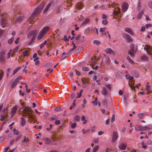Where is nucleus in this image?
Segmentation results:
<instances>
[{"label":"nucleus","instance_id":"obj_21","mask_svg":"<svg viewBox=\"0 0 152 152\" xmlns=\"http://www.w3.org/2000/svg\"><path fill=\"white\" fill-rule=\"evenodd\" d=\"M120 9L118 8L115 9V11L114 12V14L117 16H118L120 13Z\"/></svg>","mask_w":152,"mask_h":152},{"label":"nucleus","instance_id":"obj_60","mask_svg":"<svg viewBox=\"0 0 152 152\" xmlns=\"http://www.w3.org/2000/svg\"><path fill=\"white\" fill-rule=\"evenodd\" d=\"M60 124V120H56L55 121V124L56 125H59Z\"/></svg>","mask_w":152,"mask_h":152},{"label":"nucleus","instance_id":"obj_16","mask_svg":"<svg viewBox=\"0 0 152 152\" xmlns=\"http://www.w3.org/2000/svg\"><path fill=\"white\" fill-rule=\"evenodd\" d=\"M125 31L129 33L131 35H134V32L132 30L129 28H126L124 29Z\"/></svg>","mask_w":152,"mask_h":152},{"label":"nucleus","instance_id":"obj_52","mask_svg":"<svg viewBox=\"0 0 152 152\" xmlns=\"http://www.w3.org/2000/svg\"><path fill=\"white\" fill-rule=\"evenodd\" d=\"M146 130H147L148 129H152V125H148L147 126H146Z\"/></svg>","mask_w":152,"mask_h":152},{"label":"nucleus","instance_id":"obj_18","mask_svg":"<svg viewBox=\"0 0 152 152\" xmlns=\"http://www.w3.org/2000/svg\"><path fill=\"white\" fill-rule=\"evenodd\" d=\"M106 52L110 54H114L113 50L110 48H107L105 50Z\"/></svg>","mask_w":152,"mask_h":152},{"label":"nucleus","instance_id":"obj_59","mask_svg":"<svg viewBox=\"0 0 152 152\" xmlns=\"http://www.w3.org/2000/svg\"><path fill=\"white\" fill-rule=\"evenodd\" d=\"M149 7L152 9V1L149 2L148 3Z\"/></svg>","mask_w":152,"mask_h":152},{"label":"nucleus","instance_id":"obj_51","mask_svg":"<svg viewBox=\"0 0 152 152\" xmlns=\"http://www.w3.org/2000/svg\"><path fill=\"white\" fill-rule=\"evenodd\" d=\"M13 38H10L8 40V43L10 44H12L13 42Z\"/></svg>","mask_w":152,"mask_h":152},{"label":"nucleus","instance_id":"obj_20","mask_svg":"<svg viewBox=\"0 0 152 152\" xmlns=\"http://www.w3.org/2000/svg\"><path fill=\"white\" fill-rule=\"evenodd\" d=\"M136 51H134V50H130L128 51V54L132 57H134V53H136Z\"/></svg>","mask_w":152,"mask_h":152},{"label":"nucleus","instance_id":"obj_3","mask_svg":"<svg viewBox=\"0 0 152 152\" xmlns=\"http://www.w3.org/2000/svg\"><path fill=\"white\" fill-rule=\"evenodd\" d=\"M49 29V27L48 26H46L42 28L38 36V39H40L43 37L44 35L48 32Z\"/></svg>","mask_w":152,"mask_h":152},{"label":"nucleus","instance_id":"obj_54","mask_svg":"<svg viewBox=\"0 0 152 152\" xmlns=\"http://www.w3.org/2000/svg\"><path fill=\"white\" fill-rule=\"evenodd\" d=\"M102 103L104 105H106L107 104V102L106 99H104L102 101Z\"/></svg>","mask_w":152,"mask_h":152},{"label":"nucleus","instance_id":"obj_58","mask_svg":"<svg viewBox=\"0 0 152 152\" xmlns=\"http://www.w3.org/2000/svg\"><path fill=\"white\" fill-rule=\"evenodd\" d=\"M151 24L149 23L146 24L145 27L146 28H148L149 27H151Z\"/></svg>","mask_w":152,"mask_h":152},{"label":"nucleus","instance_id":"obj_38","mask_svg":"<svg viewBox=\"0 0 152 152\" xmlns=\"http://www.w3.org/2000/svg\"><path fill=\"white\" fill-rule=\"evenodd\" d=\"M13 131L14 132V134L17 135H18L20 133L19 132L18 130H16L15 129H13Z\"/></svg>","mask_w":152,"mask_h":152},{"label":"nucleus","instance_id":"obj_30","mask_svg":"<svg viewBox=\"0 0 152 152\" xmlns=\"http://www.w3.org/2000/svg\"><path fill=\"white\" fill-rule=\"evenodd\" d=\"M97 98L96 97L94 101L91 102V103L93 104L94 105H96L97 104Z\"/></svg>","mask_w":152,"mask_h":152},{"label":"nucleus","instance_id":"obj_33","mask_svg":"<svg viewBox=\"0 0 152 152\" xmlns=\"http://www.w3.org/2000/svg\"><path fill=\"white\" fill-rule=\"evenodd\" d=\"M144 115V114L143 113H138L137 115L138 118L140 119H142Z\"/></svg>","mask_w":152,"mask_h":152},{"label":"nucleus","instance_id":"obj_14","mask_svg":"<svg viewBox=\"0 0 152 152\" xmlns=\"http://www.w3.org/2000/svg\"><path fill=\"white\" fill-rule=\"evenodd\" d=\"M108 93V91L106 88L104 87H102L101 92V94L103 96H106L107 95Z\"/></svg>","mask_w":152,"mask_h":152},{"label":"nucleus","instance_id":"obj_22","mask_svg":"<svg viewBox=\"0 0 152 152\" xmlns=\"http://www.w3.org/2000/svg\"><path fill=\"white\" fill-rule=\"evenodd\" d=\"M132 75L134 76L135 77H137L139 76V73L135 71H133L132 72Z\"/></svg>","mask_w":152,"mask_h":152},{"label":"nucleus","instance_id":"obj_50","mask_svg":"<svg viewBox=\"0 0 152 152\" xmlns=\"http://www.w3.org/2000/svg\"><path fill=\"white\" fill-rule=\"evenodd\" d=\"M102 23L105 25H106L108 23L107 19L103 20L102 21Z\"/></svg>","mask_w":152,"mask_h":152},{"label":"nucleus","instance_id":"obj_8","mask_svg":"<svg viewBox=\"0 0 152 152\" xmlns=\"http://www.w3.org/2000/svg\"><path fill=\"white\" fill-rule=\"evenodd\" d=\"M144 49L145 50L148 54L152 56V49L151 47L148 45H145L144 47Z\"/></svg>","mask_w":152,"mask_h":152},{"label":"nucleus","instance_id":"obj_44","mask_svg":"<svg viewBox=\"0 0 152 152\" xmlns=\"http://www.w3.org/2000/svg\"><path fill=\"white\" fill-rule=\"evenodd\" d=\"M130 47L131 48V49L130 50H134V44H133L132 43H131L130 45Z\"/></svg>","mask_w":152,"mask_h":152},{"label":"nucleus","instance_id":"obj_53","mask_svg":"<svg viewBox=\"0 0 152 152\" xmlns=\"http://www.w3.org/2000/svg\"><path fill=\"white\" fill-rule=\"evenodd\" d=\"M61 107H58L55 109V110L56 112H58L61 110Z\"/></svg>","mask_w":152,"mask_h":152},{"label":"nucleus","instance_id":"obj_29","mask_svg":"<svg viewBox=\"0 0 152 152\" xmlns=\"http://www.w3.org/2000/svg\"><path fill=\"white\" fill-rule=\"evenodd\" d=\"M6 20L2 18L1 20L0 24L1 25H4L6 24Z\"/></svg>","mask_w":152,"mask_h":152},{"label":"nucleus","instance_id":"obj_57","mask_svg":"<svg viewBox=\"0 0 152 152\" xmlns=\"http://www.w3.org/2000/svg\"><path fill=\"white\" fill-rule=\"evenodd\" d=\"M106 87L109 90L111 89V85L110 84H107L106 85Z\"/></svg>","mask_w":152,"mask_h":152},{"label":"nucleus","instance_id":"obj_15","mask_svg":"<svg viewBox=\"0 0 152 152\" xmlns=\"http://www.w3.org/2000/svg\"><path fill=\"white\" fill-rule=\"evenodd\" d=\"M119 149L121 150H124L126 149V146L125 144L121 143L118 146Z\"/></svg>","mask_w":152,"mask_h":152},{"label":"nucleus","instance_id":"obj_43","mask_svg":"<svg viewBox=\"0 0 152 152\" xmlns=\"http://www.w3.org/2000/svg\"><path fill=\"white\" fill-rule=\"evenodd\" d=\"M82 69L83 71H88L89 70V69L87 67H82Z\"/></svg>","mask_w":152,"mask_h":152},{"label":"nucleus","instance_id":"obj_46","mask_svg":"<svg viewBox=\"0 0 152 152\" xmlns=\"http://www.w3.org/2000/svg\"><path fill=\"white\" fill-rule=\"evenodd\" d=\"M89 21V19L88 18H86L83 22V24H86Z\"/></svg>","mask_w":152,"mask_h":152},{"label":"nucleus","instance_id":"obj_47","mask_svg":"<svg viewBox=\"0 0 152 152\" xmlns=\"http://www.w3.org/2000/svg\"><path fill=\"white\" fill-rule=\"evenodd\" d=\"M82 131L83 132V134H85L86 133H88L89 131H90V129H88V130H85V129H82Z\"/></svg>","mask_w":152,"mask_h":152},{"label":"nucleus","instance_id":"obj_42","mask_svg":"<svg viewBox=\"0 0 152 152\" xmlns=\"http://www.w3.org/2000/svg\"><path fill=\"white\" fill-rule=\"evenodd\" d=\"M93 43L97 45L100 44H101V42L98 40H95L93 41Z\"/></svg>","mask_w":152,"mask_h":152},{"label":"nucleus","instance_id":"obj_28","mask_svg":"<svg viewBox=\"0 0 152 152\" xmlns=\"http://www.w3.org/2000/svg\"><path fill=\"white\" fill-rule=\"evenodd\" d=\"M110 62L111 60L109 57H107L106 58V60H105V62L106 63V64L107 65L109 64H110Z\"/></svg>","mask_w":152,"mask_h":152},{"label":"nucleus","instance_id":"obj_31","mask_svg":"<svg viewBox=\"0 0 152 152\" xmlns=\"http://www.w3.org/2000/svg\"><path fill=\"white\" fill-rule=\"evenodd\" d=\"M23 19V18L22 17H20L18 18L16 20V22L18 23H20L22 21Z\"/></svg>","mask_w":152,"mask_h":152},{"label":"nucleus","instance_id":"obj_35","mask_svg":"<svg viewBox=\"0 0 152 152\" xmlns=\"http://www.w3.org/2000/svg\"><path fill=\"white\" fill-rule=\"evenodd\" d=\"M99 148L98 145H96L94 146L92 150V152H96Z\"/></svg>","mask_w":152,"mask_h":152},{"label":"nucleus","instance_id":"obj_32","mask_svg":"<svg viewBox=\"0 0 152 152\" xmlns=\"http://www.w3.org/2000/svg\"><path fill=\"white\" fill-rule=\"evenodd\" d=\"M126 59L129 61L132 64H133L134 63V61L130 58L129 56H127L126 57Z\"/></svg>","mask_w":152,"mask_h":152},{"label":"nucleus","instance_id":"obj_40","mask_svg":"<svg viewBox=\"0 0 152 152\" xmlns=\"http://www.w3.org/2000/svg\"><path fill=\"white\" fill-rule=\"evenodd\" d=\"M34 40L35 39H34V37L31 38V40L29 42H28V44L29 45H31L32 44V42H33Z\"/></svg>","mask_w":152,"mask_h":152},{"label":"nucleus","instance_id":"obj_6","mask_svg":"<svg viewBox=\"0 0 152 152\" xmlns=\"http://www.w3.org/2000/svg\"><path fill=\"white\" fill-rule=\"evenodd\" d=\"M3 111V113L0 115L1 118L0 120L1 121H3L4 119H6L8 116V114H7V108H4Z\"/></svg>","mask_w":152,"mask_h":152},{"label":"nucleus","instance_id":"obj_9","mask_svg":"<svg viewBox=\"0 0 152 152\" xmlns=\"http://www.w3.org/2000/svg\"><path fill=\"white\" fill-rule=\"evenodd\" d=\"M5 52H1L0 53V61L4 63L5 61Z\"/></svg>","mask_w":152,"mask_h":152},{"label":"nucleus","instance_id":"obj_55","mask_svg":"<svg viewBox=\"0 0 152 152\" xmlns=\"http://www.w3.org/2000/svg\"><path fill=\"white\" fill-rule=\"evenodd\" d=\"M106 29V27H104L103 28H100V31L103 33V32Z\"/></svg>","mask_w":152,"mask_h":152},{"label":"nucleus","instance_id":"obj_36","mask_svg":"<svg viewBox=\"0 0 152 152\" xmlns=\"http://www.w3.org/2000/svg\"><path fill=\"white\" fill-rule=\"evenodd\" d=\"M141 59L143 61H147L148 60V57L145 55H143L141 57Z\"/></svg>","mask_w":152,"mask_h":152},{"label":"nucleus","instance_id":"obj_17","mask_svg":"<svg viewBox=\"0 0 152 152\" xmlns=\"http://www.w3.org/2000/svg\"><path fill=\"white\" fill-rule=\"evenodd\" d=\"M17 108L16 106H15L12 108L11 113L12 114L11 117H12L15 114Z\"/></svg>","mask_w":152,"mask_h":152},{"label":"nucleus","instance_id":"obj_10","mask_svg":"<svg viewBox=\"0 0 152 152\" xmlns=\"http://www.w3.org/2000/svg\"><path fill=\"white\" fill-rule=\"evenodd\" d=\"M118 137V135L117 132L115 131H113V135L112 136V142H115L117 140Z\"/></svg>","mask_w":152,"mask_h":152},{"label":"nucleus","instance_id":"obj_37","mask_svg":"<svg viewBox=\"0 0 152 152\" xmlns=\"http://www.w3.org/2000/svg\"><path fill=\"white\" fill-rule=\"evenodd\" d=\"M18 82H17V81H16L15 80L13 82L11 85V87L12 88H14Z\"/></svg>","mask_w":152,"mask_h":152},{"label":"nucleus","instance_id":"obj_23","mask_svg":"<svg viewBox=\"0 0 152 152\" xmlns=\"http://www.w3.org/2000/svg\"><path fill=\"white\" fill-rule=\"evenodd\" d=\"M44 141L46 144H50L52 142V140L50 139L47 138L44 139Z\"/></svg>","mask_w":152,"mask_h":152},{"label":"nucleus","instance_id":"obj_13","mask_svg":"<svg viewBox=\"0 0 152 152\" xmlns=\"http://www.w3.org/2000/svg\"><path fill=\"white\" fill-rule=\"evenodd\" d=\"M70 53H65V52H64L62 54V56L60 59V61H62L64 59L67 57L69 56L70 55Z\"/></svg>","mask_w":152,"mask_h":152},{"label":"nucleus","instance_id":"obj_56","mask_svg":"<svg viewBox=\"0 0 152 152\" xmlns=\"http://www.w3.org/2000/svg\"><path fill=\"white\" fill-rule=\"evenodd\" d=\"M76 125V123H73L72 124L71 127L72 129L75 128Z\"/></svg>","mask_w":152,"mask_h":152},{"label":"nucleus","instance_id":"obj_2","mask_svg":"<svg viewBox=\"0 0 152 152\" xmlns=\"http://www.w3.org/2000/svg\"><path fill=\"white\" fill-rule=\"evenodd\" d=\"M44 3L43 2L38 7L36 8L34 12L32 13L31 16L29 18V22H30L31 20H33L35 16L38 15L41 12L44 7Z\"/></svg>","mask_w":152,"mask_h":152},{"label":"nucleus","instance_id":"obj_25","mask_svg":"<svg viewBox=\"0 0 152 152\" xmlns=\"http://www.w3.org/2000/svg\"><path fill=\"white\" fill-rule=\"evenodd\" d=\"M21 121L20 124L22 126H23L26 123V121L25 118H21Z\"/></svg>","mask_w":152,"mask_h":152},{"label":"nucleus","instance_id":"obj_62","mask_svg":"<svg viewBox=\"0 0 152 152\" xmlns=\"http://www.w3.org/2000/svg\"><path fill=\"white\" fill-rule=\"evenodd\" d=\"M94 142L95 143H98L99 142V139H95L94 140Z\"/></svg>","mask_w":152,"mask_h":152},{"label":"nucleus","instance_id":"obj_45","mask_svg":"<svg viewBox=\"0 0 152 152\" xmlns=\"http://www.w3.org/2000/svg\"><path fill=\"white\" fill-rule=\"evenodd\" d=\"M47 42L46 41H44L43 43H42L40 45V48L42 49L44 46L46 44Z\"/></svg>","mask_w":152,"mask_h":152},{"label":"nucleus","instance_id":"obj_34","mask_svg":"<svg viewBox=\"0 0 152 152\" xmlns=\"http://www.w3.org/2000/svg\"><path fill=\"white\" fill-rule=\"evenodd\" d=\"M126 77L127 79H128L130 80H133L134 78L133 77L130 76L129 75H126Z\"/></svg>","mask_w":152,"mask_h":152},{"label":"nucleus","instance_id":"obj_41","mask_svg":"<svg viewBox=\"0 0 152 152\" xmlns=\"http://www.w3.org/2000/svg\"><path fill=\"white\" fill-rule=\"evenodd\" d=\"M80 117L79 116H75L74 117V119L75 121H79L80 120Z\"/></svg>","mask_w":152,"mask_h":152},{"label":"nucleus","instance_id":"obj_26","mask_svg":"<svg viewBox=\"0 0 152 152\" xmlns=\"http://www.w3.org/2000/svg\"><path fill=\"white\" fill-rule=\"evenodd\" d=\"M143 13V11H140L138 14L137 16V18L138 19H140L141 18L142 15Z\"/></svg>","mask_w":152,"mask_h":152},{"label":"nucleus","instance_id":"obj_63","mask_svg":"<svg viewBox=\"0 0 152 152\" xmlns=\"http://www.w3.org/2000/svg\"><path fill=\"white\" fill-rule=\"evenodd\" d=\"M115 120V116L114 114H113L112 115V116L111 118V121H114Z\"/></svg>","mask_w":152,"mask_h":152},{"label":"nucleus","instance_id":"obj_64","mask_svg":"<svg viewBox=\"0 0 152 152\" xmlns=\"http://www.w3.org/2000/svg\"><path fill=\"white\" fill-rule=\"evenodd\" d=\"M104 132L102 131H100L98 133V135H101L104 133Z\"/></svg>","mask_w":152,"mask_h":152},{"label":"nucleus","instance_id":"obj_11","mask_svg":"<svg viewBox=\"0 0 152 152\" xmlns=\"http://www.w3.org/2000/svg\"><path fill=\"white\" fill-rule=\"evenodd\" d=\"M146 127L145 126H142L139 125H137L135 127V128L136 130H140V131L146 130Z\"/></svg>","mask_w":152,"mask_h":152},{"label":"nucleus","instance_id":"obj_61","mask_svg":"<svg viewBox=\"0 0 152 152\" xmlns=\"http://www.w3.org/2000/svg\"><path fill=\"white\" fill-rule=\"evenodd\" d=\"M102 18L103 19H107V16L106 15H105L104 14H103L102 15Z\"/></svg>","mask_w":152,"mask_h":152},{"label":"nucleus","instance_id":"obj_7","mask_svg":"<svg viewBox=\"0 0 152 152\" xmlns=\"http://www.w3.org/2000/svg\"><path fill=\"white\" fill-rule=\"evenodd\" d=\"M37 32V30L30 31L27 34V38L28 39L31 37V38L34 37V39H35Z\"/></svg>","mask_w":152,"mask_h":152},{"label":"nucleus","instance_id":"obj_49","mask_svg":"<svg viewBox=\"0 0 152 152\" xmlns=\"http://www.w3.org/2000/svg\"><path fill=\"white\" fill-rule=\"evenodd\" d=\"M28 51L27 50H26L24 51L23 52V54L24 56H26L28 54Z\"/></svg>","mask_w":152,"mask_h":152},{"label":"nucleus","instance_id":"obj_5","mask_svg":"<svg viewBox=\"0 0 152 152\" xmlns=\"http://www.w3.org/2000/svg\"><path fill=\"white\" fill-rule=\"evenodd\" d=\"M122 35L123 37L126 40L127 42H129L132 41V39L131 37L128 34L123 33L122 34Z\"/></svg>","mask_w":152,"mask_h":152},{"label":"nucleus","instance_id":"obj_4","mask_svg":"<svg viewBox=\"0 0 152 152\" xmlns=\"http://www.w3.org/2000/svg\"><path fill=\"white\" fill-rule=\"evenodd\" d=\"M49 29V27L48 26H46L42 28L38 36V39H40L43 37L44 35L48 32Z\"/></svg>","mask_w":152,"mask_h":152},{"label":"nucleus","instance_id":"obj_24","mask_svg":"<svg viewBox=\"0 0 152 152\" xmlns=\"http://www.w3.org/2000/svg\"><path fill=\"white\" fill-rule=\"evenodd\" d=\"M23 139L22 141V143H27L29 141V138L28 137H27L26 136H24L23 137Z\"/></svg>","mask_w":152,"mask_h":152},{"label":"nucleus","instance_id":"obj_12","mask_svg":"<svg viewBox=\"0 0 152 152\" xmlns=\"http://www.w3.org/2000/svg\"><path fill=\"white\" fill-rule=\"evenodd\" d=\"M128 8V4L124 2L122 5V10L123 12H125Z\"/></svg>","mask_w":152,"mask_h":152},{"label":"nucleus","instance_id":"obj_19","mask_svg":"<svg viewBox=\"0 0 152 152\" xmlns=\"http://www.w3.org/2000/svg\"><path fill=\"white\" fill-rule=\"evenodd\" d=\"M83 7V5L82 3H78L76 6V8L78 10L81 9Z\"/></svg>","mask_w":152,"mask_h":152},{"label":"nucleus","instance_id":"obj_48","mask_svg":"<svg viewBox=\"0 0 152 152\" xmlns=\"http://www.w3.org/2000/svg\"><path fill=\"white\" fill-rule=\"evenodd\" d=\"M19 48V46H16L15 48H14V49H13V53H15V52H16L18 51Z\"/></svg>","mask_w":152,"mask_h":152},{"label":"nucleus","instance_id":"obj_1","mask_svg":"<svg viewBox=\"0 0 152 152\" xmlns=\"http://www.w3.org/2000/svg\"><path fill=\"white\" fill-rule=\"evenodd\" d=\"M24 115L28 118L29 120L31 122L34 121V118L32 113L31 107H26L23 111Z\"/></svg>","mask_w":152,"mask_h":152},{"label":"nucleus","instance_id":"obj_39","mask_svg":"<svg viewBox=\"0 0 152 152\" xmlns=\"http://www.w3.org/2000/svg\"><path fill=\"white\" fill-rule=\"evenodd\" d=\"M50 4H49L48 5H47L46 7L44 9V12H46L48 10L49 8H50Z\"/></svg>","mask_w":152,"mask_h":152},{"label":"nucleus","instance_id":"obj_27","mask_svg":"<svg viewBox=\"0 0 152 152\" xmlns=\"http://www.w3.org/2000/svg\"><path fill=\"white\" fill-rule=\"evenodd\" d=\"M20 69L21 67H18L16 68L14 70L12 75H15Z\"/></svg>","mask_w":152,"mask_h":152}]
</instances>
